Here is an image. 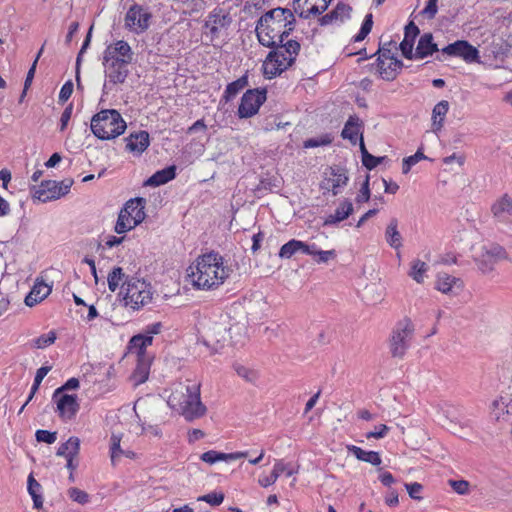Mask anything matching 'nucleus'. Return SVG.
Here are the masks:
<instances>
[{"instance_id": "obj_1", "label": "nucleus", "mask_w": 512, "mask_h": 512, "mask_svg": "<svg viewBox=\"0 0 512 512\" xmlns=\"http://www.w3.org/2000/svg\"><path fill=\"white\" fill-rule=\"evenodd\" d=\"M233 258H196L186 270V281L198 290H214L234 272Z\"/></svg>"}, {"instance_id": "obj_2", "label": "nucleus", "mask_w": 512, "mask_h": 512, "mask_svg": "<svg viewBox=\"0 0 512 512\" xmlns=\"http://www.w3.org/2000/svg\"><path fill=\"white\" fill-rule=\"evenodd\" d=\"M295 27L293 12L287 8H274L260 17L256 25V35L261 45L273 48L285 44L284 40Z\"/></svg>"}, {"instance_id": "obj_3", "label": "nucleus", "mask_w": 512, "mask_h": 512, "mask_svg": "<svg viewBox=\"0 0 512 512\" xmlns=\"http://www.w3.org/2000/svg\"><path fill=\"white\" fill-rule=\"evenodd\" d=\"M167 404L189 422L203 417L207 411L201 402L200 384L189 380L173 385Z\"/></svg>"}, {"instance_id": "obj_4", "label": "nucleus", "mask_w": 512, "mask_h": 512, "mask_svg": "<svg viewBox=\"0 0 512 512\" xmlns=\"http://www.w3.org/2000/svg\"><path fill=\"white\" fill-rule=\"evenodd\" d=\"M133 56L131 46L124 40H118L105 48L102 64L107 81L104 87L108 84H123L126 81Z\"/></svg>"}, {"instance_id": "obj_5", "label": "nucleus", "mask_w": 512, "mask_h": 512, "mask_svg": "<svg viewBox=\"0 0 512 512\" xmlns=\"http://www.w3.org/2000/svg\"><path fill=\"white\" fill-rule=\"evenodd\" d=\"M299 50L300 44L295 40H287L285 44L274 46L263 62L264 76L272 79L287 70L295 62Z\"/></svg>"}, {"instance_id": "obj_6", "label": "nucleus", "mask_w": 512, "mask_h": 512, "mask_svg": "<svg viewBox=\"0 0 512 512\" xmlns=\"http://www.w3.org/2000/svg\"><path fill=\"white\" fill-rule=\"evenodd\" d=\"M91 131L101 140H111L122 135L126 122L115 109H105L96 113L91 119Z\"/></svg>"}, {"instance_id": "obj_7", "label": "nucleus", "mask_w": 512, "mask_h": 512, "mask_svg": "<svg viewBox=\"0 0 512 512\" xmlns=\"http://www.w3.org/2000/svg\"><path fill=\"white\" fill-rule=\"evenodd\" d=\"M126 307L137 311L152 301L153 292L150 283L136 277H127L121 287Z\"/></svg>"}, {"instance_id": "obj_8", "label": "nucleus", "mask_w": 512, "mask_h": 512, "mask_svg": "<svg viewBox=\"0 0 512 512\" xmlns=\"http://www.w3.org/2000/svg\"><path fill=\"white\" fill-rule=\"evenodd\" d=\"M145 200L135 198L128 200L120 210L115 224V232L123 234L135 228L145 219Z\"/></svg>"}, {"instance_id": "obj_9", "label": "nucleus", "mask_w": 512, "mask_h": 512, "mask_svg": "<svg viewBox=\"0 0 512 512\" xmlns=\"http://www.w3.org/2000/svg\"><path fill=\"white\" fill-rule=\"evenodd\" d=\"M414 324L408 318L397 323L390 338V352L393 357L403 358L410 347L414 334Z\"/></svg>"}, {"instance_id": "obj_10", "label": "nucleus", "mask_w": 512, "mask_h": 512, "mask_svg": "<svg viewBox=\"0 0 512 512\" xmlns=\"http://www.w3.org/2000/svg\"><path fill=\"white\" fill-rule=\"evenodd\" d=\"M72 184V179H64L60 182L54 180L42 181L34 196L44 203L56 200L68 194Z\"/></svg>"}, {"instance_id": "obj_11", "label": "nucleus", "mask_w": 512, "mask_h": 512, "mask_svg": "<svg viewBox=\"0 0 512 512\" xmlns=\"http://www.w3.org/2000/svg\"><path fill=\"white\" fill-rule=\"evenodd\" d=\"M267 90L265 88H255L247 90L238 107L239 118H250L258 113L261 105L266 101Z\"/></svg>"}, {"instance_id": "obj_12", "label": "nucleus", "mask_w": 512, "mask_h": 512, "mask_svg": "<svg viewBox=\"0 0 512 512\" xmlns=\"http://www.w3.org/2000/svg\"><path fill=\"white\" fill-rule=\"evenodd\" d=\"M151 14L139 4H133L125 15V27L136 34L146 31L149 27Z\"/></svg>"}, {"instance_id": "obj_13", "label": "nucleus", "mask_w": 512, "mask_h": 512, "mask_svg": "<svg viewBox=\"0 0 512 512\" xmlns=\"http://www.w3.org/2000/svg\"><path fill=\"white\" fill-rule=\"evenodd\" d=\"M295 254L307 256H332L333 251H323L318 249L314 243L308 244L292 239L281 247L278 256H293Z\"/></svg>"}, {"instance_id": "obj_14", "label": "nucleus", "mask_w": 512, "mask_h": 512, "mask_svg": "<svg viewBox=\"0 0 512 512\" xmlns=\"http://www.w3.org/2000/svg\"><path fill=\"white\" fill-rule=\"evenodd\" d=\"M442 55L462 58L467 63L479 62V51L465 40H457L441 49Z\"/></svg>"}, {"instance_id": "obj_15", "label": "nucleus", "mask_w": 512, "mask_h": 512, "mask_svg": "<svg viewBox=\"0 0 512 512\" xmlns=\"http://www.w3.org/2000/svg\"><path fill=\"white\" fill-rule=\"evenodd\" d=\"M52 400L56 403L58 416L64 421L73 419L80 409L76 395L60 394L54 397L53 394Z\"/></svg>"}, {"instance_id": "obj_16", "label": "nucleus", "mask_w": 512, "mask_h": 512, "mask_svg": "<svg viewBox=\"0 0 512 512\" xmlns=\"http://www.w3.org/2000/svg\"><path fill=\"white\" fill-rule=\"evenodd\" d=\"M297 472L298 470L292 463L279 459L275 461L271 474L268 476L259 477L258 483L261 487L267 488L273 485L282 474L290 477Z\"/></svg>"}, {"instance_id": "obj_17", "label": "nucleus", "mask_w": 512, "mask_h": 512, "mask_svg": "<svg viewBox=\"0 0 512 512\" xmlns=\"http://www.w3.org/2000/svg\"><path fill=\"white\" fill-rule=\"evenodd\" d=\"M402 62L390 57L383 52L377 59V69L382 79L390 81L395 79L398 71L402 68Z\"/></svg>"}, {"instance_id": "obj_18", "label": "nucleus", "mask_w": 512, "mask_h": 512, "mask_svg": "<svg viewBox=\"0 0 512 512\" xmlns=\"http://www.w3.org/2000/svg\"><path fill=\"white\" fill-rule=\"evenodd\" d=\"M347 182L348 177L342 169L331 168L330 176L323 180L321 188L327 191H331L335 196L339 194L341 189L347 185Z\"/></svg>"}, {"instance_id": "obj_19", "label": "nucleus", "mask_w": 512, "mask_h": 512, "mask_svg": "<svg viewBox=\"0 0 512 512\" xmlns=\"http://www.w3.org/2000/svg\"><path fill=\"white\" fill-rule=\"evenodd\" d=\"M51 291V285L45 283L42 278H37L31 291L25 297L24 302L28 307H33L47 298Z\"/></svg>"}, {"instance_id": "obj_20", "label": "nucleus", "mask_w": 512, "mask_h": 512, "mask_svg": "<svg viewBox=\"0 0 512 512\" xmlns=\"http://www.w3.org/2000/svg\"><path fill=\"white\" fill-rule=\"evenodd\" d=\"M231 18L228 14H224L221 12H212L208 15L205 21V28L208 30V33L211 35V38L218 37L221 29L226 28L230 25Z\"/></svg>"}, {"instance_id": "obj_21", "label": "nucleus", "mask_w": 512, "mask_h": 512, "mask_svg": "<svg viewBox=\"0 0 512 512\" xmlns=\"http://www.w3.org/2000/svg\"><path fill=\"white\" fill-rule=\"evenodd\" d=\"M362 128L363 124L360 118L352 115L345 123L341 136L343 139L349 140L351 144L356 145L358 136H360V141H363Z\"/></svg>"}, {"instance_id": "obj_22", "label": "nucleus", "mask_w": 512, "mask_h": 512, "mask_svg": "<svg viewBox=\"0 0 512 512\" xmlns=\"http://www.w3.org/2000/svg\"><path fill=\"white\" fill-rule=\"evenodd\" d=\"M462 288V282L459 278L447 273H438L435 289L444 294H456Z\"/></svg>"}, {"instance_id": "obj_23", "label": "nucleus", "mask_w": 512, "mask_h": 512, "mask_svg": "<svg viewBox=\"0 0 512 512\" xmlns=\"http://www.w3.org/2000/svg\"><path fill=\"white\" fill-rule=\"evenodd\" d=\"M126 148L134 153H143L150 144L149 133L141 130L130 134L126 139Z\"/></svg>"}, {"instance_id": "obj_24", "label": "nucleus", "mask_w": 512, "mask_h": 512, "mask_svg": "<svg viewBox=\"0 0 512 512\" xmlns=\"http://www.w3.org/2000/svg\"><path fill=\"white\" fill-rule=\"evenodd\" d=\"M419 32V28L413 22H409L405 26L404 39L400 43V49L403 56L407 59L413 58L414 41Z\"/></svg>"}, {"instance_id": "obj_25", "label": "nucleus", "mask_w": 512, "mask_h": 512, "mask_svg": "<svg viewBox=\"0 0 512 512\" xmlns=\"http://www.w3.org/2000/svg\"><path fill=\"white\" fill-rule=\"evenodd\" d=\"M511 403V395L509 393H501L490 404L491 416L495 420L504 419V416L509 413Z\"/></svg>"}, {"instance_id": "obj_26", "label": "nucleus", "mask_w": 512, "mask_h": 512, "mask_svg": "<svg viewBox=\"0 0 512 512\" xmlns=\"http://www.w3.org/2000/svg\"><path fill=\"white\" fill-rule=\"evenodd\" d=\"M350 11L351 7L349 5L339 3L331 12L322 16L320 24L329 25L332 23H343L350 18Z\"/></svg>"}, {"instance_id": "obj_27", "label": "nucleus", "mask_w": 512, "mask_h": 512, "mask_svg": "<svg viewBox=\"0 0 512 512\" xmlns=\"http://www.w3.org/2000/svg\"><path fill=\"white\" fill-rule=\"evenodd\" d=\"M438 46L433 42V36L430 33H425L422 35L418 41V45L416 47V51L413 54V58L415 59H423L434 52H438Z\"/></svg>"}, {"instance_id": "obj_28", "label": "nucleus", "mask_w": 512, "mask_h": 512, "mask_svg": "<svg viewBox=\"0 0 512 512\" xmlns=\"http://www.w3.org/2000/svg\"><path fill=\"white\" fill-rule=\"evenodd\" d=\"M176 177V167L174 165L166 167L162 170L155 172L149 177L145 185L150 187H158L168 183Z\"/></svg>"}, {"instance_id": "obj_29", "label": "nucleus", "mask_w": 512, "mask_h": 512, "mask_svg": "<svg viewBox=\"0 0 512 512\" xmlns=\"http://www.w3.org/2000/svg\"><path fill=\"white\" fill-rule=\"evenodd\" d=\"M449 107V102L447 100H441L434 106L431 117L433 132L438 133L443 128Z\"/></svg>"}, {"instance_id": "obj_30", "label": "nucleus", "mask_w": 512, "mask_h": 512, "mask_svg": "<svg viewBox=\"0 0 512 512\" xmlns=\"http://www.w3.org/2000/svg\"><path fill=\"white\" fill-rule=\"evenodd\" d=\"M429 265L420 260L415 259L410 263L408 275L417 283H424L425 279L428 278Z\"/></svg>"}, {"instance_id": "obj_31", "label": "nucleus", "mask_w": 512, "mask_h": 512, "mask_svg": "<svg viewBox=\"0 0 512 512\" xmlns=\"http://www.w3.org/2000/svg\"><path fill=\"white\" fill-rule=\"evenodd\" d=\"M348 451L358 460L370 463L374 466H378L382 462L379 453L375 451H366L354 445L348 446Z\"/></svg>"}, {"instance_id": "obj_32", "label": "nucleus", "mask_w": 512, "mask_h": 512, "mask_svg": "<svg viewBox=\"0 0 512 512\" xmlns=\"http://www.w3.org/2000/svg\"><path fill=\"white\" fill-rule=\"evenodd\" d=\"M352 212L353 205L350 201L346 200L339 205L333 214L326 218L325 224L332 225L341 222L348 218Z\"/></svg>"}, {"instance_id": "obj_33", "label": "nucleus", "mask_w": 512, "mask_h": 512, "mask_svg": "<svg viewBox=\"0 0 512 512\" xmlns=\"http://www.w3.org/2000/svg\"><path fill=\"white\" fill-rule=\"evenodd\" d=\"M153 337L150 335L138 334L131 338L129 342V349L131 353H136L137 356H142L146 348L152 344Z\"/></svg>"}, {"instance_id": "obj_34", "label": "nucleus", "mask_w": 512, "mask_h": 512, "mask_svg": "<svg viewBox=\"0 0 512 512\" xmlns=\"http://www.w3.org/2000/svg\"><path fill=\"white\" fill-rule=\"evenodd\" d=\"M80 450V440L77 437H70L65 443H62L57 449L56 455L64 458H74Z\"/></svg>"}, {"instance_id": "obj_35", "label": "nucleus", "mask_w": 512, "mask_h": 512, "mask_svg": "<svg viewBox=\"0 0 512 512\" xmlns=\"http://www.w3.org/2000/svg\"><path fill=\"white\" fill-rule=\"evenodd\" d=\"M385 238L387 243L395 248L398 249L402 245V236L400 232L398 231V220L396 218H392L387 225L386 231H385Z\"/></svg>"}, {"instance_id": "obj_36", "label": "nucleus", "mask_w": 512, "mask_h": 512, "mask_svg": "<svg viewBox=\"0 0 512 512\" xmlns=\"http://www.w3.org/2000/svg\"><path fill=\"white\" fill-rule=\"evenodd\" d=\"M248 85V76L245 74L237 80L229 83L223 93L225 102L231 101L241 90Z\"/></svg>"}, {"instance_id": "obj_37", "label": "nucleus", "mask_w": 512, "mask_h": 512, "mask_svg": "<svg viewBox=\"0 0 512 512\" xmlns=\"http://www.w3.org/2000/svg\"><path fill=\"white\" fill-rule=\"evenodd\" d=\"M491 211L498 219L503 218L505 214L512 215V199L504 195L492 205Z\"/></svg>"}, {"instance_id": "obj_38", "label": "nucleus", "mask_w": 512, "mask_h": 512, "mask_svg": "<svg viewBox=\"0 0 512 512\" xmlns=\"http://www.w3.org/2000/svg\"><path fill=\"white\" fill-rule=\"evenodd\" d=\"M128 276L125 275L121 267H115L109 272L107 277L108 288L110 291L115 292L119 286L123 284Z\"/></svg>"}, {"instance_id": "obj_39", "label": "nucleus", "mask_w": 512, "mask_h": 512, "mask_svg": "<svg viewBox=\"0 0 512 512\" xmlns=\"http://www.w3.org/2000/svg\"><path fill=\"white\" fill-rule=\"evenodd\" d=\"M330 1L331 0H317L306 7V9H301L299 16L309 18L312 15H320L327 9Z\"/></svg>"}, {"instance_id": "obj_40", "label": "nucleus", "mask_w": 512, "mask_h": 512, "mask_svg": "<svg viewBox=\"0 0 512 512\" xmlns=\"http://www.w3.org/2000/svg\"><path fill=\"white\" fill-rule=\"evenodd\" d=\"M360 150H361V154H362V163L369 170L374 169L384 159L383 157H375V156L371 155L366 150L364 141H362V140H361V143H360Z\"/></svg>"}, {"instance_id": "obj_41", "label": "nucleus", "mask_w": 512, "mask_h": 512, "mask_svg": "<svg viewBox=\"0 0 512 512\" xmlns=\"http://www.w3.org/2000/svg\"><path fill=\"white\" fill-rule=\"evenodd\" d=\"M50 370H51L50 366H42L37 370L35 378H34V382L32 384V387H31V390H30V393L28 396V401H31L33 399V397L35 396V394L37 393V391L39 389V386H40L42 380L50 372Z\"/></svg>"}, {"instance_id": "obj_42", "label": "nucleus", "mask_w": 512, "mask_h": 512, "mask_svg": "<svg viewBox=\"0 0 512 512\" xmlns=\"http://www.w3.org/2000/svg\"><path fill=\"white\" fill-rule=\"evenodd\" d=\"M372 26H373V15L371 13H368L364 18V21L361 25L359 32L353 37V41L354 42L363 41L368 36V34L371 32Z\"/></svg>"}, {"instance_id": "obj_43", "label": "nucleus", "mask_w": 512, "mask_h": 512, "mask_svg": "<svg viewBox=\"0 0 512 512\" xmlns=\"http://www.w3.org/2000/svg\"><path fill=\"white\" fill-rule=\"evenodd\" d=\"M56 340V333L54 331H50L47 334H42L36 339L33 340V347L37 349H44L51 344H53Z\"/></svg>"}, {"instance_id": "obj_44", "label": "nucleus", "mask_w": 512, "mask_h": 512, "mask_svg": "<svg viewBox=\"0 0 512 512\" xmlns=\"http://www.w3.org/2000/svg\"><path fill=\"white\" fill-rule=\"evenodd\" d=\"M234 368L237 375L246 380L247 382H254L257 379L256 372L243 365L236 364Z\"/></svg>"}, {"instance_id": "obj_45", "label": "nucleus", "mask_w": 512, "mask_h": 512, "mask_svg": "<svg viewBox=\"0 0 512 512\" xmlns=\"http://www.w3.org/2000/svg\"><path fill=\"white\" fill-rule=\"evenodd\" d=\"M331 142H332L331 136L326 134L319 138L307 139L304 142V147L305 148H315V147H319V146H326V145H329Z\"/></svg>"}, {"instance_id": "obj_46", "label": "nucleus", "mask_w": 512, "mask_h": 512, "mask_svg": "<svg viewBox=\"0 0 512 512\" xmlns=\"http://www.w3.org/2000/svg\"><path fill=\"white\" fill-rule=\"evenodd\" d=\"M199 501H204L211 506H218L224 500V494L221 492H211L198 498Z\"/></svg>"}, {"instance_id": "obj_47", "label": "nucleus", "mask_w": 512, "mask_h": 512, "mask_svg": "<svg viewBox=\"0 0 512 512\" xmlns=\"http://www.w3.org/2000/svg\"><path fill=\"white\" fill-rule=\"evenodd\" d=\"M68 494L73 501L79 504L83 505L89 502V495L85 491L76 487L70 488Z\"/></svg>"}, {"instance_id": "obj_48", "label": "nucleus", "mask_w": 512, "mask_h": 512, "mask_svg": "<svg viewBox=\"0 0 512 512\" xmlns=\"http://www.w3.org/2000/svg\"><path fill=\"white\" fill-rule=\"evenodd\" d=\"M35 438L38 442L53 444L57 439V432L39 429L35 433Z\"/></svg>"}, {"instance_id": "obj_49", "label": "nucleus", "mask_w": 512, "mask_h": 512, "mask_svg": "<svg viewBox=\"0 0 512 512\" xmlns=\"http://www.w3.org/2000/svg\"><path fill=\"white\" fill-rule=\"evenodd\" d=\"M495 263V258H476V266L483 274L491 272Z\"/></svg>"}, {"instance_id": "obj_50", "label": "nucleus", "mask_w": 512, "mask_h": 512, "mask_svg": "<svg viewBox=\"0 0 512 512\" xmlns=\"http://www.w3.org/2000/svg\"><path fill=\"white\" fill-rule=\"evenodd\" d=\"M80 382L77 378L72 377L68 379L61 387L57 388L54 391V397L59 396L60 394H64V391L75 390L79 388Z\"/></svg>"}, {"instance_id": "obj_51", "label": "nucleus", "mask_w": 512, "mask_h": 512, "mask_svg": "<svg viewBox=\"0 0 512 512\" xmlns=\"http://www.w3.org/2000/svg\"><path fill=\"white\" fill-rule=\"evenodd\" d=\"M449 485L459 495H466L469 492V483L466 480H449Z\"/></svg>"}, {"instance_id": "obj_52", "label": "nucleus", "mask_w": 512, "mask_h": 512, "mask_svg": "<svg viewBox=\"0 0 512 512\" xmlns=\"http://www.w3.org/2000/svg\"><path fill=\"white\" fill-rule=\"evenodd\" d=\"M483 250V256H502L505 253L503 247L495 243L484 245Z\"/></svg>"}, {"instance_id": "obj_53", "label": "nucleus", "mask_w": 512, "mask_h": 512, "mask_svg": "<svg viewBox=\"0 0 512 512\" xmlns=\"http://www.w3.org/2000/svg\"><path fill=\"white\" fill-rule=\"evenodd\" d=\"M221 457H222L221 452H218L215 450H209V451L201 454L200 459L203 462L212 465V464H215V463L221 461Z\"/></svg>"}, {"instance_id": "obj_54", "label": "nucleus", "mask_w": 512, "mask_h": 512, "mask_svg": "<svg viewBox=\"0 0 512 512\" xmlns=\"http://www.w3.org/2000/svg\"><path fill=\"white\" fill-rule=\"evenodd\" d=\"M388 431H389V427L388 426H386L385 424H380V425L375 427L374 431L368 432L366 434V438L367 439H370V438L381 439V438H384L386 436Z\"/></svg>"}, {"instance_id": "obj_55", "label": "nucleus", "mask_w": 512, "mask_h": 512, "mask_svg": "<svg viewBox=\"0 0 512 512\" xmlns=\"http://www.w3.org/2000/svg\"><path fill=\"white\" fill-rule=\"evenodd\" d=\"M27 490L31 497L37 496L41 492V485L35 480L32 474L28 476Z\"/></svg>"}, {"instance_id": "obj_56", "label": "nucleus", "mask_w": 512, "mask_h": 512, "mask_svg": "<svg viewBox=\"0 0 512 512\" xmlns=\"http://www.w3.org/2000/svg\"><path fill=\"white\" fill-rule=\"evenodd\" d=\"M73 93V83L71 81H67L60 89L59 93V102H66Z\"/></svg>"}, {"instance_id": "obj_57", "label": "nucleus", "mask_w": 512, "mask_h": 512, "mask_svg": "<svg viewBox=\"0 0 512 512\" xmlns=\"http://www.w3.org/2000/svg\"><path fill=\"white\" fill-rule=\"evenodd\" d=\"M73 111V104L70 103L63 111L60 118V131H64L71 119Z\"/></svg>"}, {"instance_id": "obj_58", "label": "nucleus", "mask_w": 512, "mask_h": 512, "mask_svg": "<svg viewBox=\"0 0 512 512\" xmlns=\"http://www.w3.org/2000/svg\"><path fill=\"white\" fill-rule=\"evenodd\" d=\"M111 461L114 462L115 459L122 453L121 447H120V438H118L116 435H112L111 437Z\"/></svg>"}, {"instance_id": "obj_59", "label": "nucleus", "mask_w": 512, "mask_h": 512, "mask_svg": "<svg viewBox=\"0 0 512 512\" xmlns=\"http://www.w3.org/2000/svg\"><path fill=\"white\" fill-rule=\"evenodd\" d=\"M370 198V189H369V178L367 177L362 187L360 189V193L358 194L356 201L358 203L367 202Z\"/></svg>"}, {"instance_id": "obj_60", "label": "nucleus", "mask_w": 512, "mask_h": 512, "mask_svg": "<svg viewBox=\"0 0 512 512\" xmlns=\"http://www.w3.org/2000/svg\"><path fill=\"white\" fill-rule=\"evenodd\" d=\"M405 487H406L407 492L411 498H413V499L421 498L419 496V494L421 493L422 488H423L421 484L416 483V482L415 483H406Z\"/></svg>"}, {"instance_id": "obj_61", "label": "nucleus", "mask_w": 512, "mask_h": 512, "mask_svg": "<svg viewBox=\"0 0 512 512\" xmlns=\"http://www.w3.org/2000/svg\"><path fill=\"white\" fill-rule=\"evenodd\" d=\"M42 51H43V47L40 49V51H39V53H38L34 63L32 64L31 68L29 69V71L27 73V76H26V79H25V83H24V87H25L24 90H26L30 86V84L32 82V79L34 77L35 70H36V64H37V61H38L39 57L41 56ZM24 94H25V91H23V95Z\"/></svg>"}, {"instance_id": "obj_62", "label": "nucleus", "mask_w": 512, "mask_h": 512, "mask_svg": "<svg viewBox=\"0 0 512 512\" xmlns=\"http://www.w3.org/2000/svg\"><path fill=\"white\" fill-rule=\"evenodd\" d=\"M437 1L428 0L423 13L428 16V18H434L437 13Z\"/></svg>"}, {"instance_id": "obj_63", "label": "nucleus", "mask_w": 512, "mask_h": 512, "mask_svg": "<svg viewBox=\"0 0 512 512\" xmlns=\"http://www.w3.org/2000/svg\"><path fill=\"white\" fill-rule=\"evenodd\" d=\"M148 378V372L145 367H138L134 373V379L136 384L144 383Z\"/></svg>"}, {"instance_id": "obj_64", "label": "nucleus", "mask_w": 512, "mask_h": 512, "mask_svg": "<svg viewBox=\"0 0 512 512\" xmlns=\"http://www.w3.org/2000/svg\"><path fill=\"white\" fill-rule=\"evenodd\" d=\"M379 480L384 486H391L393 483H395V478L390 472H381L379 475Z\"/></svg>"}]
</instances>
